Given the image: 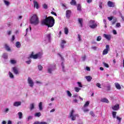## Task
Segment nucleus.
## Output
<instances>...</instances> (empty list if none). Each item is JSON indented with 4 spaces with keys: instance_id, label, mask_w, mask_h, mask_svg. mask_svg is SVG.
Segmentation results:
<instances>
[{
    "instance_id": "1",
    "label": "nucleus",
    "mask_w": 124,
    "mask_h": 124,
    "mask_svg": "<svg viewBox=\"0 0 124 124\" xmlns=\"http://www.w3.org/2000/svg\"><path fill=\"white\" fill-rule=\"evenodd\" d=\"M43 26H47L48 28H52L55 25V19L52 16H48L41 22Z\"/></svg>"
},
{
    "instance_id": "2",
    "label": "nucleus",
    "mask_w": 124,
    "mask_h": 124,
    "mask_svg": "<svg viewBox=\"0 0 124 124\" xmlns=\"http://www.w3.org/2000/svg\"><path fill=\"white\" fill-rule=\"evenodd\" d=\"M30 23L31 25H33L34 26H37L39 24V18L37 16V15H33L30 19Z\"/></svg>"
},
{
    "instance_id": "3",
    "label": "nucleus",
    "mask_w": 124,
    "mask_h": 124,
    "mask_svg": "<svg viewBox=\"0 0 124 124\" xmlns=\"http://www.w3.org/2000/svg\"><path fill=\"white\" fill-rule=\"evenodd\" d=\"M30 58H32V59H34V60H36L37 59H41L42 58V53L39 52L36 54H33V52H32L28 59H30Z\"/></svg>"
},
{
    "instance_id": "4",
    "label": "nucleus",
    "mask_w": 124,
    "mask_h": 124,
    "mask_svg": "<svg viewBox=\"0 0 124 124\" xmlns=\"http://www.w3.org/2000/svg\"><path fill=\"white\" fill-rule=\"evenodd\" d=\"M89 25L91 29H96L97 28V23L94 20H91L89 22Z\"/></svg>"
},
{
    "instance_id": "5",
    "label": "nucleus",
    "mask_w": 124,
    "mask_h": 124,
    "mask_svg": "<svg viewBox=\"0 0 124 124\" xmlns=\"http://www.w3.org/2000/svg\"><path fill=\"white\" fill-rule=\"evenodd\" d=\"M75 113V110L72 109L69 114L70 118L71 119L72 121H75L76 120V117H79L78 114H74Z\"/></svg>"
},
{
    "instance_id": "6",
    "label": "nucleus",
    "mask_w": 124,
    "mask_h": 124,
    "mask_svg": "<svg viewBox=\"0 0 124 124\" xmlns=\"http://www.w3.org/2000/svg\"><path fill=\"white\" fill-rule=\"evenodd\" d=\"M27 82L30 88H33V86H34V82H33V80H32V79H31V78H28L27 79Z\"/></svg>"
},
{
    "instance_id": "7",
    "label": "nucleus",
    "mask_w": 124,
    "mask_h": 124,
    "mask_svg": "<svg viewBox=\"0 0 124 124\" xmlns=\"http://www.w3.org/2000/svg\"><path fill=\"white\" fill-rule=\"evenodd\" d=\"M55 69V65H50L48 66L47 68V72L48 73H49V74H51L53 71H54Z\"/></svg>"
},
{
    "instance_id": "8",
    "label": "nucleus",
    "mask_w": 124,
    "mask_h": 124,
    "mask_svg": "<svg viewBox=\"0 0 124 124\" xmlns=\"http://www.w3.org/2000/svg\"><path fill=\"white\" fill-rule=\"evenodd\" d=\"M13 72L16 75H19L20 74V72L19 71V68L16 66L13 67L12 68Z\"/></svg>"
},
{
    "instance_id": "9",
    "label": "nucleus",
    "mask_w": 124,
    "mask_h": 124,
    "mask_svg": "<svg viewBox=\"0 0 124 124\" xmlns=\"http://www.w3.org/2000/svg\"><path fill=\"white\" fill-rule=\"evenodd\" d=\"M110 50V46L109 45H107L106 46V49L103 51V55H107L108 54V51Z\"/></svg>"
},
{
    "instance_id": "10",
    "label": "nucleus",
    "mask_w": 124,
    "mask_h": 124,
    "mask_svg": "<svg viewBox=\"0 0 124 124\" xmlns=\"http://www.w3.org/2000/svg\"><path fill=\"white\" fill-rule=\"evenodd\" d=\"M4 48L7 52H12V50L11 49V47L9 46L7 44H5Z\"/></svg>"
},
{
    "instance_id": "11",
    "label": "nucleus",
    "mask_w": 124,
    "mask_h": 124,
    "mask_svg": "<svg viewBox=\"0 0 124 124\" xmlns=\"http://www.w3.org/2000/svg\"><path fill=\"white\" fill-rule=\"evenodd\" d=\"M46 42H51V34L46 35Z\"/></svg>"
},
{
    "instance_id": "12",
    "label": "nucleus",
    "mask_w": 124,
    "mask_h": 124,
    "mask_svg": "<svg viewBox=\"0 0 124 124\" xmlns=\"http://www.w3.org/2000/svg\"><path fill=\"white\" fill-rule=\"evenodd\" d=\"M112 109L114 110V111H118L119 109H120V105L119 104H116L112 107Z\"/></svg>"
},
{
    "instance_id": "13",
    "label": "nucleus",
    "mask_w": 124,
    "mask_h": 124,
    "mask_svg": "<svg viewBox=\"0 0 124 124\" xmlns=\"http://www.w3.org/2000/svg\"><path fill=\"white\" fill-rule=\"evenodd\" d=\"M108 7H115V2L108 1Z\"/></svg>"
},
{
    "instance_id": "14",
    "label": "nucleus",
    "mask_w": 124,
    "mask_h": 124,
    "mask_svg": "<svg viewBox=\"0 0 124 124\" xmlns=\"http://www.w3.org/2000/svg\"><path fill=\"white\" fill-rule=\"evenodd\" d=\"M71 15V11L68 10L66 11V17L67 19H69L70 18V16Z\"/></svg>"
},
{
    "instance_id": "15",
    "label": "nucleus",
    "mask_w": 124,
    "mask_h": 124,
    "mask_svg": "<svg viewBox=\"0 0 124 124\" xmlns=\"http://www.w3.org/2000/svg\"><path fill=\"white\" fill-rule=\"evenodd\" d=\"M21 104L22 102H21V101H16L14 103L13 106L15 107H18V106H21Z\"/></svg>"
},
{
    "instance_id": "16",
    "label": "nucleus",
    "mask_w": 124,
    "mask_h": 124,
    "mask_svg": "<svg viewBox=\"0 0 124 124\" xmlns=\"http://www.w3.org/2000/svg\"><path fill=\"white\" fill-rule=\"evenodd\" d=\"M103 36L105 37V38H106L107 40H110L112 37L111 35H108L106 34H104Z\"/></svg>"
},
{
    "instance_id": "17",
    "label": "nucleus",
    "mask_w": 124,
    "mask_h": 124,
    "mask_svg": "<svg viewBox=\"0 0 124 124\" xmlns=\"http://www.w3.org/2000/svg\"><path fill=\"white\" fill-rule=\"evenodd\" d=\"M65 43H66V42L64 40H62L61 41V47L62 49H63V48H64V45L65 44Z\"/></svg>"
},
{
    "instance_id": "18",
    "label": "nucleus",
    "mask_w": 124,
    "mask_h": 124,
    "mask_svg": "<svg viewBox=\"0 0 124 124\" xmlns=\"http://www.w3.org/2000/svg\"><path fill=\"white\" fill-rule=\"evenodd\" d=\"M38 107H39V111H42V110H43V107L42 106V102H41L39 103Z\"/></svg>"
},
{
    "instance_id": "19",
    "label": "nucleus",
    "mask_w": 124,
    "mask_h": 124,
    "mask_svg": "<svg viewBox=\"0 0 124 124\" xmlns=\"http://www.w3.org/2000/svg\"><path fill=\"white\" fill-rule=\"evenodd\" d=\"M2 57L4 60H7V59H8V54L6 53H3Z\"/></svg>"
},
{
    "instance_id": "20",
    "label": "nucleus",
    "mask_w": 124,
    "mask_h": 124,
    "mask_svg": "<svg viewBox=\"0 0 124 124\" xmlns=\"http://www.w3.org/2000/svg\"><path fill=\"white\" fill-rule=\"evenodd\" d=\"M33 4H34V7H36V9H38V8H39L38 3H37V1H33Z\"/></svg>"
},
{
    "instance_id": "21",
    "label": "nucleus",
    "mask_w": 124,
    "mask_h": 124,
    "mask_svg": "<svg viewBox=\"0 0 124 124\" xmlns=\"http://www.w3.org/2000/svg\"><path fill=\"white\" fill-rule=\"evenodd\" d=\"M85 78L86 80H87L88 82H91V81H92V79H93V78H92L91 76H86Z\"/></svg>"
},
{
    "instance_id": "22",
    "label": "nucleus",
    "mask_w": 124,
    "mask_h": 124,
    "mask_svg": "<svg viewBox=\"0 0 124 124\" xmlns=\"http://www.w3.org/2000/svg\"><path fill=\"white\" fill-rule=\"evenodd\" d=\"M15 46L16 48H21V43L19 42H16V43Z\"/></svg>"
},
{
    "instance_id": "23",
    "label": "nucleus",
    "mask_w": 124,
    "mask_h": 124,
    "mask_svg": "<svg viewBox=\"0 0 124 124\" xmlns=\"http://www.w3.org/2000/svg\"><path fill=\"white\" fill-rule=\"evenodd\" d=\"M115 87L117 90H121L122 89V87H121V85L118 83H115Z\"/></svg>"
},
{
    "instance_id": "24",
    "label": "nucleus",
    "mask_w": 124,
    "mask_h": 124,
    "mask_svg": "<svg viewBox=\"0 0 124 124\" xmlns=\"http://www.w3.org/2000/svg\"><path fill=\"white\" fill-rule=\"evenodd\" d=\"M78 21L79 24H80V26L81 27H83V23H83V19L78 18Z\"/></svg>"
},
{
    "instance_id": "25",
    "label": "nucleus",
    "mask_w": 124,
    "mask_h": 124,
    "mask_svg": "<svg viewBox=\"0 0 124 124\" xmlns=\"http://www.w3.org/2000/svg\"><path fill=\"white\" fill-rule=\"evenodd\" d=\"M3 2L5 5H6V6H9L10 5V2L6 0H3Z\"/></svg>"
},
{
    "instance_id": "26",
    "label": "nucleus",
    "mask_w": 124,
    "mask_h": 124,
    "mask_svg": "<svg viewBox=\"0 0 124 124\" xmlns=\"http://www.w3.org/2000/svg\"><path fill=\"white\" fill-rule=\"evenodd\" d=\"M101 102H105L106 103H109V100L107 98H103L101 99Z\"/></svg>"
},
{
    "instance_id": "27",
    "label": "nucleus",
    "mask_w": 124,
    "mask_h": 124,
    "mask_svg": "<svg viewBox=\"0 0 124 124\" xmlns=\"http://www.w3.org/2000/svg\"><path fill=\"white\" fill-rule=\"evenodd\" d=\"M66 93H67V96H69V97H71V96H72V94H71V93H70V91L67 90L66 91Z\"/></svg>"
},
{
    "instance_id": "28",
    "label": "nucleus",
    "mask_w": 124,
    "mask_h": 124,
    "mask_svg": "<svg viewBox=\"0 0 124 124\" xmlns=\"http://www.w3.org/2000/svg\"><path fill=\"white\" fill-rule=\"evenodd\" d=\"M9 76L11 79H14V75H13V74L11 72H9Z\"/></svg>"
},
{
    "instance_id": "29",
    "label": "nucleus",
    "mask_w": 124,
    "mask_h": 124,
    "mask_svg": "<svg viewBox=\"0 0 124 124\" xmlns=\"http://www.w3.org/2000/svg\"><path fill=\"white\" fill-rule=\"evenodd\" d=\"M82 37V36L80 34L78 35V42H80V41H82V39L81 38Z\"/></svg>"
},
{
    "instance_id": "30",
    "label": "nucleus",
    "mask_w": 124,
    "mask_h": 124,
    "mask_svg": "<svg viewBox=\"0 0 124 124\" xmlns=\"http://www.w3.org/2000/svg\"><path fill=\"white\" fill-rule=\"evenodd\" d=\"M34 109V103L30 104V110H33Z\"/></svg>"
},
{
    "instance_id": "31",
    "label": "nucleus",
    "mask_w": 124,
    "mask_h": 124,
    "mask_svg": "<svg viewBox=\"0 0 124 124\" xmlns=\"http://www.w3.org/2000/svg\"><path fill=\"white\" fill-rule=\"evenodd\" d=\"M76 1L75 0H72L70 2V4L71 5H76Z\"/></svg>"
},
{
    "instance_id": "32",
    "label": "nucleus",
    "mask_w": 124,
    "mask_h": 124,
    "mask_svg": "<svg viewBox=\"0 0 124 124\" xmlns=\"http://www.w3.org/2000/svg\"><path fill=\"white\" fill-rule=\"evenodd\" d=\"M116 22H117V18L114 17L112 21V25H115V24H116Z\"/></svg>"
},
{
    "instance_id": "33",
    "label": "nucleus",
    "mask_w": 124,
    "mask_h": 124,
    "mask_svg": "<svg viewBox=\"0 0 124 124\" xmlns=\"http://www.w3.org/2000/svg\"><path fill=\"white\" fill-rule=\"evenodd\" d=\"M74 90L76 93H79L80 91V90H81V88L79 87H75Z\"/></svg>"
},
{
    "instance_id": "34",
    "label": "nucleus",
    "mask_w": 124,
    "mask_h": 124,
    "mask_svg": "<svg viewBox=\"0 0 124 124\" xmlns=\"http://www.w3.org/2000/svg\"><path fill=\"white\" fill-rule=\"evenodd\" d=\"M16 62H17L15 60H11V61H10V63L12 64H16Z\"/></svg>"
},
{
    "instance_id": "35",
    "label": "nucleus",
    "mask_w": 124,
    "mask_h": 124,
    "mask_svg": "<svg viewBox=\"0 0 124 124\" xmlns=\"http://www.w3.org/2000/svg\"><path fill=\"white\" fill-rule=\"evenodd\" d=\"M19 119H22L23 118V113L21 112H19L18 113Z\"/></svg>"
},
{
    "instance_id": "36",
    "label": "nucleus",
    "mask_w": 124,
    "mask_h": 124,
    "mask_svg": "<svg viewBox=\"0 0 124 124\" xmlns=\"http://www.w3.org/2000/svg\"><path fill=\"white\" fill-rule=\"evenodd\" d=\"M38 70H39L40 71H41V70H42V69H43V67L42 66V65H41V64H40V65H38Z\"/></svg>"
},
{
    "instance_id": "37",
    "label": "nucleus",
    "mask_w": 124,
    "mask_h": 124,
    "mask_svg": "<svg viewBox=\"0 0 124 124\" xmlns=\"http://www.w3.org/2000/svg\"><path fill=\"white\" fill-rule=\"evenodd\" d=\"M77 10H78V11H81V10H82L81 7V4H78V8H77Z\"/></svg>"
},
{
    "instance_id": "38",
    "label": "nucleus",
    "mask_w": 124,
    "mask_h": 124,
    "mask_svg": "<svg viewBox=\"0 0 124 124\" xmlns=\"http://www.w3.org/2000/svg\"><path fill=\"white\" fill-rule=\"evenodd\" d=\"M117 115V112L116 111H113L112 112V116L113 119H116V115Z\"/></svg>"
},
{
    "instance_id": "39",
    "label": "nucleus",
    "mask_w": 124,
    "mask_h": 124,
    "mask_svg": "<svg viewBox=\"0 0 124 124\" xmlns=\"http://www.w3.org/2000/svg\"><path fill=\"white\" fill-rule=\"evenodd\" d=\"M8 112H9V108H5L4 109V113H5V114H7V113H8Z\"/></svg>"
},
{
    "instance_id": "40",
    "label": "nucleus",
    "mask_w": 124,
    "mask_h": 124,
    "mask_svg": "<svg viewBox=\"0 0 124 124\" xmlns=\"http://www.w3.org/2000/svg\"><path fill=\"white\" fill-rule=\"evenodd\" d=\"M64 33L65 34H68V29L67 28H64Z\"/></svg>"
},
{
    "instance_id": "41",
    "label": "nucleus",
    "mask_w": 124,
    "mask_h": 124,
    "mask_svg": "<svg viewBox=\"0 0 124 124\" xmlns=\"http://www.w3.org/2000/svg\"><path fill=\"white\" fill-rule=\"evenodd\" d=\"M89 105H90V101H87L85 104V105H84V107H87L89 106Z\"/></svg>"
},
{
    "instance_id": "42",
    "label": "nucleus",
    "mask_w": 124,
    "mask_h": 124,
    "mask_svg": "<svg viewBox=\"0 0 124 124\" xmlns=\"http://www.w3.org/2000/svg\"><path fill=\"white\" fill-rule=\"evenodd\" d=\"M40 116H41V113H40V112L36 113L35 114V117H38V118H39V117H40Z\"/></svg>"
},
{
    "instance_id": "43",
    "label": "nucleus",
    "mask_w": 124,
    "mask_h": 124,
    "mask_svg": "<svg viewBox=\"0 0 124 124\" xmlns=\"http://www.w3.org/2000/svg\"><path fill=\"white\" fill-rule=\"evenodd\" d=\"M77 84L78 85V86L79 87V88H83V86L82 85L81 82H78Z\"/></svg>"
},
{
    "instance_id": "44",
    "label": "nucleus",
    "mask_w": 124,
    "mask_h": 124,
    "mask_svg": "<svg viewBox=\"0 0 124 124\" xmlns=\"http://www.w3.org/2000/svg\"><path fill=\"white\" fill-rule=\"evenodd\" d=\"M107 91H110L111 90V85H108L107 86Z\"/></svg>"
},
{
    "instance_id": "45",
    "label": "nucleus",
    "mask_w": 124,
    "mask_h": 124,
    "mask_svg": "<svg viewBox=\"0 0 124 124\" xmlns=\"http://www.w3.org/2000/svg\"><path fill=\"white\" fill-rule=\"evenodd\" d=\"M61 66L62 67V71H63V72H64V64H63V62L62 63Z\"/></svg>"
},
{
    "instance_id": "46",
    "label": "nucleus",
    "mask_w": 124,
    "mask_h": 124,
    "mask_svg": "<svg viewBox=\"0 0 124 124\" xmlns=\"http://www.w3.org/2000/svg\"><path fill=\"white\" fill-rule=\"evenodd\" d=\"M43 8H44V9H47V8H48V6L47 5V4H44L43 5Z\"/></svg>"
},
{
    "instance_id": "47",
    "label": "nucleus",
    "mask_w": 124,
    "mask_h": 124,
    "mask_svg": "<svg viewBox=\"0 0 124 124\" xmlns=\"http://www.w3.org/2000/svg\"><path fill=\"white\" fill-rule=\"evenodd\" d=\"M96 86L97 87H98V88H99L100 89H101V84H100V83H97L96 84Z\"/></svg>"
},
{
    "instance_id": "48",
    "label": "nucleus",
    "mask_w": 124,
    "mask_h": 124,
    "mask_svg": "<svg viewBox=\"0 0 124 124\" xmlns=\"http://www.w3.org/2000/svg\"><path fill=\"white\" fill-rule=\"evenodd\" d=\"M116 28H121V23H117L116 25Z\"/></svg>"
},
{
    "instance_id": "49",
    "label": "nucleus",
    "mask_w": 124,
    "mask_h": 124,
    "mask_svg": "<svg viewBox=\"0 0 124 124\" xmlns=\"http://www.w3.org/2000/svg\"><path fill=\"white\" fill-rule=\"evenodd\" d=\"M103 64H104V66H105V67H107V68H108V67H109V65H108V63H105V62H104V63H103Z\"/></svg>"
},
{
    "instance_id": "50",
    "label": "nucleus",
    "mask_w": 124,
    "mask_h": 124,
    "mask_svg": "<svg viewBox=\"0 0 124 124\" xmlns=\"http://www.w3.org/2000/svg\"><path fill=\"white\" fill-rule=\"evenodd\" d=\"M108 19L109 21H112L114 19V16L108 17Z\"/></svg>"
},
{
    "instance_id": "51",
    "label": "nucleus",
    "mask_w": 124,
    "mask_h": 124,
    "mask_svg": "<svg viewBox=\"0 0 124 124\" xmlns=\"http://www.w3.org/2000/svg\"><path fill=\"white\" fill-rule=\"evenodd\" d=\"M26 62L27 64H31V60L30 59L29 61H26Z\"/></svg>"
},
{
    "instance_id": "52",
    "label": "nucleus",
    "mask_w": 124,
    "mask_h": 124,
    "mask_svg": "<svg viewBox=\"0 0 124 124\" xmlns=\"http://www.w3.org/2000/svg\"><path fill=\"white\" fill-rule=\"evenodd\" d=\"M7 33L8 35H11V33H12V31H7Z\"/></svg>"
},
{
    "instance_id": "53",
    "label": "nucleus",
    "mask_w": 124,
    "mask_h": 124,
    "mask_svg": "<svg viewBox=\"0 0 124 124\" xmlns=\"http://www.w3.org/2000/svg\"><path fill=\"white\" fill-rule=\"evenodd\" d=\"M36 84H37V85H41V84H42V82H40L39 81H35Z\"/></svg>"
},
{
    "instance_id": "54",
    "label": "nucleus",
    "mask_w": 124,
    "mask_h": 124,
    "mask_svg": "<svg viewBox=\"0 0 124 124\" xmlns=\"http://www.w3.org/2000/svg\"><path fill=\"white\" fill-rule=\"evenodd\" d=\"M101 40V36H99L97 38V41H100Z\"/></svg>"
},
{
    "instance_id": "55",
    "label": "nucleus",
    "mask_w": 124,
    "mask_h": 124,
    "mask_svg": "<svg viewBox=\"0 0 124 124\" xmlns=\"http://www.w3.org/2000/svg\"><path fill=\"white\" fill-rule=\"evenodd\" d=\"M99 7L101 9H102V2H100L99 4Z\"/></svg>"
},
{
    "instance_id": "56",
    "label": "nucleus",
    "mask_w": 124,
    "mask_h": 124,
    "mask_svg": "<svg viewBox=\"0 0 124 124\" xmlns=\"http://www.w3.org/2000/svg\"><path fill=\"white\" fill-rule=\"evenodd\" d=\"M82 60L83 62H85V61H86V55H84L82 57Z\"/></svg>"
},
{
    "instance_id": "57",
    "label": "nucleus",
    "mask_w": 124,
    "mask_h": 124,
    "mask_svg": "<svg viewBox=\"0 0 124 124\" xmlns=\"http://www.w3.org/2000/svg\"><path fill=\"white\" fill-rule=\"evenodd\" d=\"M14 40H15V36L13 35L11 39V41L13 42Z\"/></svg>"
},
{
    "instance_id": "58",
    "label": "nucleus",
    "mask_w": 124,
    "mask_h": 124,
    "mask_svg": "<svg viewBox=\"0 0 124 124\" xmlns=\"http://www.w3.org/2000/svg\"><path fill=\"white\" fill-rule=\"evenodd\" d=\"M62 6L64 7L63 9H67V8H66V6H65V4H63V3H62Z\"/></svg>"
},
{
    "instance_id": "59",
    "label": "nucleus",
    "mask_w": 124,
    "mask_h": 124,
    "mask_svg": "<svg viewBox=\"0 0 124 124\" xmlns=\"http://www.w3.org/2000/svg\"><path fill=\"white\" fill-rule=\"evenodd\" d=\"M120 15L121 18H122V20L124 21V16H123V15L122 14V13H120Z\"/></svg>"
},
{
    "instance_id": "60",
    "label": "nucleus",
    "mask_w": 124,
    "mask_h": 124,
    "mask_svg": "<svg viewBox=\"0 0 124 124\" xmlns=\"http://www.w3.org/2000/svg\"><path fill=\"white\" fill-rule=\"evenodd\" d=\"M31 119H32V116H29L28 117L27 120L28 121H30V120H31Z\"/></svg>"
},
{
    "instance_id": "61",
    "label": "nucleus",
    "mask_w": 124,
    "mask_h": 124,
    "mask_svg": "<svg viewBox=\"0 0 124 124\" xmlns=\"http://www.w3.org/2000/svg\"><path fill=\"white\" fill-rule=\"evenodd\" d=\"M117 120L119 121V122H121L122 121V118H120L119 116L116 117Z\"/></svg>"
},
{
    "instance_id": "62",
    "label": "nucleus",
    "mask_w": 124,
    "mask_h": 124,
    "mask_svg": "<svg viewBox=\"0 0 124 124\" xmlns=\"http://www.w3.org/2000/svg\"><path fill=\"white\" fill-rule=\"evenodd\" d=\"M90 115H91V116H92V117H94V114L93 113V111H91L90 112Z\"/></svg>"
},
{
    "instance_id": "63",
    "label": "nucleus",
    "mask_w": 124,
    "mask_h": 124,
    "mask_svg": "<svg viewBox=\"0 0 124 124\" xmlns=\"http://www.w3.org/2000/svg\"><path fill=\"white\" fill-rule=\"evenodd\" d=\"M51 14H52V15H54L55 16H57V14H56V13H55V12H54L53 11H52L51 12Z\"/></svg>"
},
{
    "instance_id": "64",
    "label": "nucleus",
    "mask_w": 124,
    "mask_h": 124,
    "mask_svg": "<svg viewBox=\"0 0 124 124\" xmlns=\"http://www.w3.org/2000/svg\"><path fill=\"white\" fill-rule=\"evenodd\" d=\"M40 124H47V122H39Z\"/></svg>"
}]
</instances>
